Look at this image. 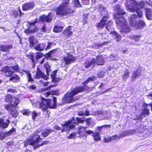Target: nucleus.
<instances>
[{"label":"nucleus","instance_id":"nucleus-41","mask_svg":"<svg viewBox=\"0 0 152 152\" xmlns=\"http://www.w3.org/2000/svg\"><path fill=\"white\" fill-rule=\"evenodd\" d=\"M141 37V36L140 35L138 36L133 35L131 36L130 38L134 40L135 41L138 42L139 41V39Z\"/></svg>","mask_w":152,"mask_h":152},{"label":"nucleus","instance_id":"nucleus-2","mask_svg":"<svg viewBox=\"0 0 152 152\" xmlns=\"http://www.w3.org/2000/svg\"><path fill=\"white\" fill-rule=\"evenodd\" d=\"M145 5V2L142 1L137 2L135 0H126V7L127 10L131 12H136L138 17L140 18L142 15V11L138 8V7L141 8H143Z\"/></svg>","mask_w":152,"mask_h":152},{"label":"nucleus","instance_id":"nucleus-33","mask_svg":"<svg viewBox=\"0 0 152 152\" xmlns=\"http://www.w3.org/2000/svg\"><path fill=\"white\" fill-rule=\"evenodd\" d=\"M122 79L126 80L129 78V72L127 69H126L124 72L123 75L122 76Z\"/></svg>","mask_w":152,"mask_h":152},{"label":"nucleus","instance_id":"nucleus-1","mask_svg":"<svg viewBox=\"0 0 152 152\" xmlns=\"http://www.w3.org/2000/svg\"><path fill=\"white\" fill-rule=\"evenodd\" d=\"M126 12L122 9L119 8L117 12V15L116 20V25L118 28L120 29L121 33L123 34L129 32L130 29L127 25L126 20L125 18L122 16Z\"/></svg>","mask_w":152,"mask_h":152},{"label":"nucleus","instance_id":"nucleus-32","mask_svg":"<svg viewBox=\"0 0 152 152\" xmlns=\"http://www.w3.org/2000/svg\"><path fill=\"white\" fill-rule=\"evenodd\" d=\"M96 80V77L95 76H92L91 77H88V79L83 83V85L84 86L87 84L89 82L93 81Z\"/></svg>","mask_w":152,"mask_h":152},{"label":"nucleus","instance_id":"nucleus-53","mask_svg":"<svg viewBox=\"0 0 152 152\" xmlns=\"http://www.w3.org/2000/svg\"><path fill=\"white\" fill-rule=\"evenodd\" d=\"M37 116V113L35 111H33L32 113V119L35 120L36 117Z\"/></svg>","mask_w":152,"mask_h":152},{"label":"nucleus","instance_id":"nucleus-27","mask_svg":"<svg viewBox=\"0 0 152 152\" xmlns=\"http://www.w3.org/2000/svg\"><path fill=\"white\" fill-rule=\"evenodd\" d=\"M4 107L6 109L10 112L16 108V106H14L13 104H12L5 105Z\"/></svg>","mask_w":152,"mask_h":152},{"label":"nucleus","instance_id":"nucleus-52","mask_svg":"<svg viewBox=\"0 0 152 152\" xmlns=\"http://www.w3.org/2000/svg\"><path fill=\"white\" fill-rule=\"evenodd\" d=\"M27 79L29 82H32L34 80L31 77V73H27Z\"/></svg>","mask_w":152,"mask_h":152},{"label":"nucleus","instance_id":"nucleus-45","mask_svg":"<svg viewBox=\"0 0 152 152\" xmlns=\"http://www.w3.org/2000/svg\"><path fill=\"white\" fill-rule=\"evenodd\" d=\"M105 73L104 71L103 70H101L100 71L97 73V75L99 78L103 77L104 76V74Z\"/></svg>","mask_w":152,"mask_h":152},{"label":"nucleus","instance_id":"nucleus-28","mask_svg":"<svg viewBox=\"0 0 152 152\" xmlns=\"http://www.w3.org/2000/svg\"><path fill=\"white\" fill-rule=\"evenodd\" d=\"M53 131V130L51 129H46L42 132L41 134V135L44 137H46L51 132Z\"/></svg>","mask_w":152,"mask_h":152},{"label":"nucleus","instance_id":"nucleus-21","mask_svg":"<svg viewBox=\"0 0 152 152\" xmlns=\"http://www.w3.org/2000/svg\"><path fill=\"white\" fill-rule=\"evenodd\" d=\"M20 77L17 74H14L12 76L10 77L9 80L12 81L13 83L18 82L20 80Z\"/></svg>","mask_w":152,"mask_h":152},{"label":"nucleus","instance_id":"nucleus-51","mask_svg":"<svg viewBox=\"0 0 152 152\" xmlns=\"http://www.w3.org/2000/svg\"><path fill=\"white\" fill-rule=\"evenodd\" d=\"M69 0H64L61 4H63V6L67 8V4L69 3Z\"/></svg>","mask_w":152,"mask_h":152},{"label":"nucleus","instance_id":"nucleus-22","mask_svg":"<svg viewBox=\"0 0 152 152\" xmlns=\"http://www.w3.org/2000/svg\"><path fill=\"white\" fill-rule=\"evenodd\" d=\"M147 18L149 20H152V10L147 8L145 9Z\"/></svg>","mask_w":152,"mask_h":152},{"label":"nucleus","instance_id":"nucleus-19","mask_svg":"<svg viewBox=\"0 0 152 152\" xmlns=\"http://www.w3.org/2000/svg\"><path fill=\"white\" fill-rule=\"evenodd\" d=\"M141 69L137 67L135 70L133 71L132 77V79H135L141 75Z\"/></svg>","mask_w":152,"mask_h":152},{"label":"nucleus","instance_id":"nucleus-54","mask_svg":"<svg viewBox=\"0 0 152 152\" xmlns=\"http://www.w3.org/2000/svg\"><path fill=\"white\" fill-rule=\"evenodd\" d=\"M143 113L146 115H148L149 114V110L147 108H144L142 111Z\"/></svg>","mask_w":152,"mask_h":152},{"label":"nucleus","instance_id":"nucleus-10","mask_svg":"<svg viewBox=\"0 0 152 152\" xmlns=\"http://www.w3.org/2000/svg\"><path fill=\"white\" fill-rule=\"evenodd\" d=\"M107 19L108 16L106 15L104 16L100 20V22L96 24V26L99 30H101L103 28Z\"/></svg>","mask_w":152,"mask_h":152},{"label":"nucleus","instance_id":"nucleus-3","mask_svg":"<svg viewBox=\"0 0 152 152\" xmlns=\"http://www.w3.org/2000/svg\"><path fill=\"white\" fill-rule=\"evenodd\" d=\"M41 102H39L40 107L43 111L47 110V108H55L56 107L57 98L53 97V102L50 99H46L41 97Z\"/></svg>","mask_w":152,"mask_h":152},{"label":"nucleus","instance_id":"nucleus-40","mask_svg":"<svg viewBox=\"0 0 152 152\" xmlns=\"http://www.w3.org/2000/svg\"><path fill=\"white\" fill-rule=\"evenodd\" d=\"M17 108H15L14 110H13L10 112L12 115V117L14 118H16L18 114V113L17 110H16Z\"/></svg>","mask_w":152,"mask_h":152},{"label":"nucleus","instance_id":"nucleus-16","mask_svg":"<svg viewBox=\"0 0 152 152\" xmlns=\"http://www.w3.org/2000/svg\"><path fill=\"white\" fill-rule=\"evenodd\" d=\"M12 48V45H3L0 46V50L2 52H8Z\"/></svg>","mask_w":152,"mask_h":152},{"label":"nucleus","instance_id":"nucleus-5","mask_svg":"<svg viewBox=\"0 0 152 152\" xmlns=\"http://www.w3.org/2000/svg\"><path fill=\"white\" fill-rule=\"evenodd\" d=\"M104 63V59L102 56L98 55L95 58H92L91 61H86L84 64V66L85 68H88L91 66L93 67L95 63L97 65H103Z\"/></svg>","mask_w":152,"mask_h":152},{"label":"nucleus","instance_id":"nucleus-14","mask_svg":"<svg viewBox=\"0 0 152 152\" xmlns=\"http://www.w3.org/2000/svg\"><path fill=\"white\" fill-rule=\"evenodd\" d=\"M34 4L33 3L28 2L25 3L22 6V10L23 11H27L32 9Z\"/></svg>","mask_w":152,"mask_h":152},{"label":"nucleus","instance_id":"nucleus-30","mask_svg":"<svg viewBox=\"0 0 152 152\" xmlns=\"http://www.w3.org/2000/svg\"><path fill=\"white\" fill-rule=\"evenodd\" d=\"M135 131V130H127L121 133L120 135V137L121 138L122 137H124L129 135L130 134H132L133 132Z\"/></svg>","mask_w":152,"mask_h":152},{"label":"nucleus","instance_id":"nucleus-11","mask_svg":"<svg viewBox=\"0 0 152 152\" xmlns=\"http://www.w3.org/2000/svg\"><path fill=\"white\" fill-rule=\"evenodd\" d=\"M75 60V58L72 55H68L65 56L63 58L65 66H66L73 62Z\"/></svg>","mask_w":152,"mask_h":152},{"label":"nucleus","instance_id":"nucleus-47","mask_svg":"<svg viewBox=\"0 0 152 152\" xmlns=\"http://www.w3.org/2000/svg\"><path fill=\"white\" fill-rule=\"evenodd\" d=\"M15 99V101L13 103L14 104V106H16V108H17V105L18 104L19 102V100L18 98H16L15 97H14V100Z\"/></svg>","mask_w":152,"mask_h":152},{"label":"nucleus","instance_id":"nucleus-49","mask_svg":"<svg viewBox=\"0 0 152 152\" xmlns=\"http://www.w3.org/2000/svg\"><path fill=\"white\" fill-rule=\"evenodd\" d=\"M104 141L105 142H108L110 141L113 140L112 136L111 137H107V138H104Z\"/></svg>","mask_w":152,"mask_h":152},{"label":"nucleus","instance_id":"nucleus-46","mask_svg":"<svg viewBox=\"0 0 152 152\" xmlns=\"http://www.w3.org/2000/svg\"><path fill=\"white\" fill-rule=\"evenodd\" d=\"M104 127L110 128L111 127V126L110 125H103L101 126L98 127H97V129L99 131V132H100V129H102L103 127Z\"/></svg>","mask_w":152,"mask_h":152},{"label":"nucleus","instance_id":"nucleus-55","mask_svg":"<svg viewBox=\"0 0 152 152\" xmlns=\"http://www.w3.org/2000/svg\"><path fill=\"white\" fill-rule=\"evenodd\" d=\"M7 92H10L12 93H17V90L13 88H8L7 89Z\"/></svg>","mask_w":152,"mask_h":152},{"label":"nucleus","instance_id":"nucleus-15","mask_svg":"<svg viewBox=\"0 0 152 152\" xmlns=\"http://www.w3.org/2000/svg\"><path fill=\"white\" fill-rule=\"evenodd\" d=\"M42 78L45 80L48 79V77L42 72L39 68L37 69L36 74L35 76V78L36 79H39L40 78Z\"/></svg>","mask_w":152,"mask_h":152},{"label":"nucleus","instance_id":"nucleus-50","mask_svg":"<svg viewBox=\"0 0 152 152\" xmlns=\"http://www.w3.org/2000/svg\"><path fill=\"white\" fill-rule=\"evenodd\" d=\"M34 48L36 50L38 51H43V50L41 48V47H40V46L39 45V44L37 45H36L34 47Z\"/></svg>","mask_w":152,"mask_h":152},{"label":"nucleus","instance_id":"nucleus-9","mask_svg":"<svg viewBox=\"0 0 152 152\" xmlns=\"http://www.w3.org/2000/svg\"><path fill=\"white\" fill-rule=\"evenodd\" d=\"M40 136L39 135L35 136L32 139H28L26 140L25 142V146H27L28 144L30 145H34L37 144L39 142V141L40 140Z\"/></svg>","mask_w":152,"mask_h":152},{"label":"nucleus","instance_id":"nucleus-18","mask_svg":"<svg viewBox=\"0 0 152 152\" xmlns=\"http://www.w3.org/2000/svg\"><path fill=\"white\" fill-rule=\"evenodd\" d=\"M28 39L29 43V46L31 48L33 47L38 42V40L33 36H29L28 38Z\"/></svg>","mask_w":152,"mask_h":152},{"label":"nucleus","instance_id":"nucleus-34","mask_svg":"<svg viewBox=\"0 0 152 152\" xmlns=\"http://www.w3.org/2000/svg\"><path fill=\"white\" fill-rule=\"evenodd\" d=\"M107 43L106 42H104L103 43H95L94 45H93V47L95 49H99L102 47L105 44Z\"/></svg>","mask_w":152,"mask_h":152},{"label":"nucleus","instance_id":"nucleus-4","mask_svg":"<svg viewBox=\"0 0 152 152\" xmlns=\"http://www.w3.org/2000/svg\"><path fill=\"white\" fill-rule=\"evenodd\" d=\"M76 125L75 119L73 117L71 120L66 121L64 124L62 125V127L56 126L54 127V129L56 130H61V132H63L74 129Z\"/></svg>","mask_w":152,"mask_h":152},{"label":"nucleus","instance_id":"nucleus-25","mask_svg":"<svg viewBox=\"0 0 152 152\" xmlns=\"http://www.w3.org/2000/svg\"><path fill=\"white\" fill-rule=\"evenodd\" d=\"M110 34H112L113 37L115 38L117 42H118L121 39V36L118 34L115 31H112L110 32Z\"/></svg>","mask_w":152,"mask_h":152},{"label":"nucleus","instance_id":"nucleus-61","mask_svg":"<svg viewBox=\"0 0 152 152\" xmlns=\"http://www.w3.org/2000/svg\"><path fill=\"white\" fill-rule=\"evenodd\" d=\"M48 142V141L47 140H45L40 145H38V147H39L40 146H42L43 145H45L47 144Z\"/></svg>","mask_w":152,"mask_h":152},{"label":"nucleus","instance_id":"nucleus-44","mask_svg":"<svg viewBox=\"0 0 152 152\" xmlns=\"http://www.w3.org/2000/svg\"><path fill=\"white\" fill-rule=\"evenodd\" d=\"M9 67L11 69H13L16 72H18L19 70V66L18 64L14 66H11Z\"/></svg>","mask_w":152,"mask_h":152},{"label":"nucleus","instance_id":"nucleus-26","mask_svg":"<svg viewBox=\"0 0 152 152\" xmlns=\"http://www.w3.org/2000/svg\"><path fill=\"white\" fill-rule=\"evenodd\" d=\"M56 71H54L51 75L52 82L56 83L58 82L60 80L59 78L56 77Z\"/></svg>","mask_w":152,"mask_h":152},{"label":"nucleus","instance_id":"nucleus-7","mask_svg":"<svg viewBox=\"0 0 152 152\" xmlns=\"http://www.w3.org/2000/svg\"><path fill=\"white\" fill-rule=\"evenodd\" d=\"M76 94V89L75 88L70 93H67L65 95L62 99V104L70 103L73 100V96Z\"/></svg>","mask_w":152,"mask_h":152},{"label":"nucleus","instance_id":"nucleus-24","mask_svg":"<svg viewBox=\"0 0 152 152\" xmlns=\"http://www.w3.org/2000/svg\"><path fill=\"white\" fill-rule=\"evenodd\" d=\"M97 7L101 15L107 14V12L102 5L99 4Z\"/></svg>","mask_w":152,"mask_h":152},{"label":"nucleus","instance_id":"nucleus-37","mask_svg":"<svg viewBox=\"0 0 152 152\" xmlns=\"http://www.w3.org/2000/svg\"><path fill=\"white\" fill-rule=\"evenodd\" d=\"M94 140L96 141H99L101 140V137L99 136V132H96L94 133L93 135Z\"/></svg>","mask_w":152,"mask_h":152},{"label":"nucleus","instance_id":"nucleus-62","mask_svg":"<svg viewBox=\"0 0 152 152\" xmlns=\"http://www.w3.org/2000/svg\"><path fill=\"white\" fill-rule=\"evenodd\" d=\"M14 16L15 17H17L19 15V12L18 11H15L13 13Z\"/></svg>","mask_w":152,"mask_h":152},{"label":"nucleus","instance_id":"nucleus-57","mask_svg":"<svg viewBox=\"0 0 152 152\" xmlns=\"http://www.w3.org/2000/svg\"><path fill=\"white\" fill-rule=\"evenodd\" d=\"M83 3L85 5H87L89 4V0H82Z\"/></svg>","mask_w":152,"mask_h":152},{"label":"nucleus","instance_id":"nucleus-43","mask_svg":"<svg viewBox=\"0 0 152 152\" xmlns=\"http://www.w3.org/2000/svg\"><path fill=\"white\" fill-rule=\"evenodd\" d=\"M85 118L84 117L81 118L77 117V123H83L85 121Z\"/></svg>","mask_w":152,"mask_h":152},{"label":"nucleus","instance_id":"nucleus-42","mask_svg":"<svg viewBox=\"0 0 152 152\" xmlns=\"http://www.w3.org/2000/svg\"><path fill=\"white\" fill-rule=\"evenodd\" d=\"M44 56V54L42 53L37 52L36 53V58L37 61Z\"/></svg>","mask_w":152,"mask_h":152},{"label":"nucleus","instance_id":"nucleus-36","mask_svg":"<svg viewBox=\"0 0 152 152\" xmlns=\"http://www.w3.org/2000/svg\"><path fill=\"white\" fill-rule=\"evenodd\" d=\"M88 88H89L86 86L79 87L78 88L77 87V94L78 93L82 92L84 90Z\"/></svg>","mask_w":152,"mask_h":152},{"label":"nucleus","instance_id":"nucleus-64","mask_svg":"<svg viewBox=\"0 0 152 152\" xmlns=\"http://www.w3.org/2000/svg\"><path fill=\"white\" fill-rule=\"evenodd\" d=\"M57 50V49H56L53 50H52L49 52V54L50 55H51L53 54V53L56 52Z\"/></svg>","mask_w":152,"mask_h":152},{"label":"nucleus","instance_id":"nucleus-23","mask_svg":"<svg viewBox=\"0 0 152 152\" xmlns=\"http://www.w3.org/2000/svg\"><path fill=\"white\" fill-rule=\"evenodd\" d=\"M105 28L108 31L110 32L113 31V29L112 21L110 20L107 22Z\"/></svg>","mask_w":152,"mask_h":152},{"label":"nucleus","instance_id":"nucleus-17","mask_svg":"<svg viewBox=\"0 0 152 152\" xmlns=\"http://www.w3.org/2000/svg\"><path fill=\"white\" fill-rule=\"evenodd\" d=\"M11 69L9 67L7 66L3 69L2 71L5 73L6 76L9 77L13 75L14 72V71L11 70Z\"/></svg>","mask_w":152,"mask_h":152},{"label":"nucleus","instance_id":"nucleus-63","mask_svg":"<svg viewBox=\"0 0 152 152\" xmlns=\"http://www.w3.org/2000/svg\"><path fill=\"white\" fill-rule=\"evenodd\" d=\"M30 113V112H28L27 110H25L23 111V115H29Z\"/></svg>","mask_w":152,"mask_h":152},{"label":"nucleus","instance_id":"nucleus-39","mask_svg":"<svg viewBox=\"0 0 152 152\" xmlns=\"http://www.w3.org/2000/svg\"><path fill=\"white\" fill-rule=\"evenodd\" d=\"M145 25V23L142 20H140L138 22H137V25L135 26L139 28H141Z\"/></svg>","mask_w":152,"mask_h":152},{"label":"nucleus","instance_id":"nucleus-35","mask_svg":"<svg viewBox=\"0 0 152 152\" xmlns=\"http://www.w3.org/2000/svg\"><path fill=\"white\" fill-rule=\"evenodd\" d=\"M14 97L11 95H8L5 96V101L6 102H11L14 100Z\"/></svg>","mask_w":152,"mask_h":152},{"label":"nucleus","instance_id":"nucleus-48","mask_svg":"<svg viewBox=\"0 0 152 152\" xmlns=\"http://www.w3.org/2000/svg\"><path fill=\"white\" fill-rule=\"evenodd\" d=\"M84 136H87L88 135L91 134H93L94 133L93 131L91 130H85Z\"/></svg>","mask_w":152,"mask_h":152},{"label":"nucleus","instance_id":"nucleus-58","mask_svg":"<svg viewBox=\"0 0 152 152\" xmlns=\"http://www.w3.org/2000/svg\"><path fill=\"white\" fill-rule=\"evenodd\" d=\"M39 45L40 46V47H41L42 49L43 50L45 47L46 44L45 43H42L39 44Z\"/></svg>","mask_w":152,"mask_h":152},{"label":"nucleus","instance_id":"nucleus-60","mask_svg":"<svg viewBox=\"0 0 152 152\" xmlns=\"http://www.w3.org/2000/svg\"><path fill=\"white\" fill-rule=\"evenodd\" d=\"M42 31L44 32H47L48 31L47 27L45 25H44L43 27L41 29Z\"/></svg>","mask_w":152,"mask_h":152},{"label":"nucleus","instance_id":"nucleus-59","mask_svg":"<svg viewBox=\"0 0 152 152\" xmlns=\"http://www.w3.org/2000/svg\"><path fill=\"white\" fill-rule=\"evenodd\" d=\"M120 137V135H119V136L117 135H115L112 136V140H113L115 139H118L119 138H121V137Z\"/></svg>","mask_w":152,"mask_h":152},{"label":"nucleus","instance_id":"nucleus-12","mask_svg":"<svg viewBox=\"0 0 152 152\" xmlns=\"http://www.w3.org/2000/svg\"><path fill=\"white\" fill-rule=\"evenodd\" d=\"M52 20V18L50 13H49L47 15H43L39 17V20L40 21L43 22L46 21L47 22L50 23L51 22Z\"/></svg>","mask_w":152,"mask_h":152},{"label":"nucleus","instance_id":"nucleus-6","mask_svg":"<svg viewBox=\"0 0 152 152\" xmlns=\"http://www.w3.org/2000/svg\"><path fill=\"white\" fill-rule=\"evenodd\" d=\"M37 19H36L35 21L30 23L29 21L27 23V26L28 28L25 30V33L27 35H31L34 34L39 30V28L36 26L35 24L37 22Z\"/></svg>","mask_w":152,"mask_h":152},{"label":"nucleus","instance_id":"nucleus-13","mask_svg":"<svg viewBox=\"0 0 152 152\" xmlns=\"http://www.w3.org/2000/svg\"><path fill=\"white\" fill-rule=\"evenodd\" d=\"M138 17L136 14H132L129 18V24L133 27L136 26L138 22Z\"/></svg>","mask_w":152,"mask_h":152},{"label":"nucleus","instance_id":"nucleus-29","mask_svg":"<svg viewBox=\"0 0 152 152\" xmlns=\"http://www.w3.org/2000/svg\"><path fill=\"white\" fill-rule=\"evenodd\" d=\"M71 26H68L63 32L64 34L66 36L69 37L72 34V32L71 31Z\"/></svg>","mask_w":152,"mask_h":152},{"label":"nucleus","instance_id":"nucleus-38","mask_svg":"<svg viewBox=\"0 0 152 152\" xmlns=\"http://www.w3.org/2000/svg\"><path fill=\"white\" fill-rule=\"evenodd\" d=\"M63 28L60 26H54L53 31L56 32H61L63 30Z\"/></svg>","mask_w":152,"mask_h":152},{"label":"nucleus","instance_id":"nucleus-20","mask_svg":"<svg viewBox=\"0 0 152 152\" xmlns=\"http://www.w3.org/2000/svg\"><path fill=\"white\" fill-rule=\"evenodd\" d=\"M86 128V127H84L82 126H80L78 127L77 134L79 135V137L81 138L84 136Z\"/></svg>","mask_w":152,"mask_h":152},{"label":"nucleus","instance_id":"nucleus-8","mask_svg":"<svg viewBox=\"0 0 152 152\" xmlns=\"http://www.w3.org/2000/svg\"><path fill=\"white\" fill-rule=\"evenodd\" d=\"M70 12L67 7L63 6V4H61L56 10V14L59 17H63Z\"/></svg>","mask_w":152,"mask_h":152},{"label":"nucleus","instance_id":"nucleus-31","mask_svg":"<svg viewBox=\"0 0 152 152\" xmlns=\"http://www.w3.org/2000/svg\"><path fill=\"white\" fill-rule=\"evenodd\" d=\"M8 124L4 122V120L3 118H0V127L2 129L7 128L8 126Z\"/></svg>","mask_w":152,"mask_h":152},{"label":"nucleus","instance_id":"nucleus-56","mask_svg":"<svg viewBox=\"0 0 152 152\" xmlns=\"http://www.w3.org/2000/svg\"><path fill=\"white\" fill-rule=\"evenodd\" d=\"M52 43L51 42H48V43L47 46L45 49L46 50L50 49L51 48Z\"/></svg>","mask_w":152,"mask_h":152}]
</instances>
